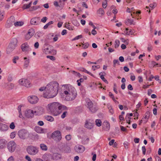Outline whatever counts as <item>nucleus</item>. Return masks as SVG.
Here are the masks:
<instances>
[{
	"label": "nucleus",
	"mask_w": 161,
	"mask_h": 161,
	"mask_svg": "<svg viewBox=\"0 0 161 161\" xmlns=\"http://www.w3.org/2000/svg\"><path fill=\"white\" fill-rule=\"evenodd\" d=\"M127 21H126L125 23H130V25H132L133 24V21L132 19H127Z\"/></svg>",
	"instance_id": "09e8293b"
},
{
	"label": "nucleus",
	"mask_w": 161,
	"mask_h": 161,
	"mask_svg": "<svg viewBox=\"0 0 161 161\" xmlns=\"http://www.w3.org/2000/svg\"><path fill=\"white\" fill-rule=\"evenodd\" d=\"M52 137L57 141H60L62 138L61 132L58 130L54 132L52 134Z\"/></svg>",
	"instance_id": "1a4fd4ad"
},
{
	"label": "nucleus",
	"mask_w": 161,
	"mask_h": 161,
	"mask_svg": "<svg viewBox=\"0 0 161 161\" xmlns=\"http://www.w3.org/2000/svg\"><path fill=\"white\" fill-rule=\"evenodd\" d=\"M30 7L28 4H24L22 7V8L23 9H25L29 8Z\"/></svg>",
	"instance_id": "37998d69"
},
{
	"label": "nucleus",
	"mask_w": 161,
	"mask_h": 161,
	"mask_svg": "<svg viewBox=\"0 0 161 161\" xmlns=\"http://www.w3.org/2000/svg\"><path fill=\"white\" fill-rule=\"evenodd\" d=\"M29 47V45L28 43H25L22 45L21 49L23 51H26L28 50Z\"/></svg>",
	"instance_id": "6ab92c4d"
},
{
	"label": "nucleus",
	"mask_w": 161,
	"mask_h": 161,
	"mask_svg": "<svg viewBox=\"0 0 161 161\" xmlns=\"http://www.w3.org/2000/svg\"><path fill=\"white\" fill-rule=\"evenodd\" d=\"M24 59L25 60L24 62V66L25 68H27L28 66L29 63V59L26 57L24 58Z\"/></svg>",
	"instance_id": "b1692460"
},
{
	"label": "nucleus",
	"mask_w": 161,
	"mask_h": 161,
	"mask_svg": "<svg viewBox=\"0 0 161 161\" xmlns=\"http://www.w3.org/2000/svg\"><path fill=\"white\" fill-rule=\"evenodd\" d=\"M128 29L126 28V30L124 31V33L127 35H132L134 32L131 30H130L129 31H128Z\"/></svg>",
	"instance_id": "c756f323"
},
{
	"label": "nucleus",
	"mask_w": 161,
	"mask_h": 161,
	"mask_svg": "<svg viewBox=\"0 0 161 161\" xmlns=\"http://www.w3.org/2000/svg\"><path fill=\"white\" fill-rule=\"evenodd\" d=\"M34 113L36 115H40L42 113V111L41 110L38 111V110L35 111L34 112L32 110L29 109L25 111V115L28 118H31L33 116Z\"/></svg>",
	"instance_id": "20e7f679"
},
{
	"label": "nucleus",
	"mask_w": 161,
	"mask_h": 161,
	"mask_svg": "<svg viewBox=\"0 0 161 161\" xmlns=\"http://www.w3.org/2000/svg\"><path fill=\"white\" fill-rule=\"evenodd\" d=\"M19 138L22 139H25L29 135L28 131L22 129L19 130L18 133Z\"/></svg>",
	"instance_id": "6e6552de"
},
{
	"label": "nucleus",
	"mask_w": 161,
	"mask_h": 161,
	"mask_svg": "<svg viewBox=\"0 0 161 161\" xmlns=\"http://www.w3.org/2000/svg\"><path fill=\"white\" fill-rule=\"evenodd\" d=\"M6 142L4 139L0 140V149H3L5 147Z\"/></svg>",
	"instance_id": "4be33fe9"
},
{
	"label": "nucleus",
	"mask_w": 161,
	"mask_h": 161,
	"mask_svg": "<svg viewBox=\"0 0 161 161\" xmlns=\"http://www.w3.org/2000/svg\"><path fill=\"white\" fill-rule=\"evenodd\" d=\"M152 48H153V47L151 45H148V46L147 47V50L149 51L150 52V51H151L152 50Z\"/></svg>",
	"instance_id": "0e129e2a"
},
{
	"label": "nucleus",
	"mask_w": 161,
	"mask_h": 161,
	"mask_svg": "<svg viewBox=\"0 0 161 161\" xmlns=\"http://www.w3.org/2000/svg\"><path fill=\"white\" fill-rule=\"evenodd\" d=\"M29 102L31 104H35L37 103L39 100L38 97L34 95L30 96L28 97Z\"/></svg>",
	"instance_id": "f8f14e48"
},
{
	"label": "nucleus",
	"mask_w": 161,
	"mask_h": 161,
	"mask_svg": "<svg viewBox=\"0 0 161 161\" xmlns=\"http://www.w3.org/2000/svg\"><path fill=\"white\" fill-rule=\"evenodd\" d=\"M41 148L43 150L46 151L47 149V147L46 145L44 144H41L40 145Z\"/></svg>",
	"instance_id": "2f4dec72"
},
{
	"label": "nucleus",
	"mask_w": 161,
	"mask_h": 161,
	"mask_svg": "<svg viewBox=\"0 0 161 161\" xmlns=\"http://www.w3.org/2000/svg\"><path fill=\"white\" fill-rule=\"evenodd\" d=\"M34 31L33 29H30L27 33L25 36V39L27 40H29L34 35Z\"/></svg>",
	"instance_id": "2eb2a0df"
},
{
	"label": "nucleus",
	"mask_w": 161,
	"mask_h": 161,
	"mask_svg": "<svg viewBox=\"0 0 161 161\" xmlns=\"http://www.w3.org/2000/svg\"><path fill=\"white\" fill-rule=\"evenodd\" d=\"M25 158L27 161H32L30 157L28 155H26L25 157Z\"/></svg>",
	"instance_id": "69168bd1"
},
{
	"label": "nucleus",
	"mask_w": 161,
	"mask_h": 161,
	"mask_svg": "<svg viewBox=\"0 0 161 161\" xmlns=\"http://www.w3.org/2000/svg\"><path fill=\"white\" fill-rule=\"evenodd\" d=\"M82 47L84 49L87 48L89 46V44L88 43H86L84 44L82 43Z\"/></svg>",
	"instance_id": "58836bf2"
},
{
	"label": "nucleus",
	"mask_w": 161,
	"mask_h": 161,
	"mask_svg": "<svg viewBox=\"0 0 161 161\" xmlns=\"http://www.w3.org/2000/svg\"><path fill=\"white\" fill-rule=\"evenodd\" d=\"M55 7L57 8L58 9H61L63 7L64 4H62V3H58L57 1H55L53 3Z\"/></svg>",
	"instance_id": "aec40b11"
},
{
	"label": "nucleus",
	"mask_w": 161,
	"mask_h": 161,
	"mask_svg": "<svg viewBox=\"0 0 161 161\" xmlns=\"http://www.w3.org/2000/svg\"><path fill=\"white\" fill-rule=\"evenodd\" d=\"M19 58V57L17 56L14 57L13 59V62L14 64H16V60H18Z\"/></svg>",
	"instance_id": "49530a36"
},
{
	"label": "nucleus",
	"mask_w": 161,
	"mask_h": 161,
	"mask_svg": "<svg viewBox=\"0 0 161 161\" xmlns=\"http://www.w3.org/2000/svg\"><path fill=\"white\" fill-rule=\"evenodd\" d=\"M89 109L92 113H95L97 110V108L95 105H93L91 107L89 108Z\"/></svg>",
	"instance_id": "393cba45"
},
{
	"label": "nucleus",
	"mask_w": 161,
	"mask_h": 161,
	"mask_svg": "<svg viewBox=\"0 0 161 161\" xmlns=\"http://www.w3.org/2000/svg\"><path fill=\"white\" fill-rule=\"evenodd\" d=\"M86 103H87V108H88L91 107L93 105V104L92 103L89 99H87L86 100Z\"/></svg>",
	"instance_id": "c85d7f7f"
},
{
	"label": "nucleus",
	"mask_w": 161,
	"mask_h": 161,
	"mask_svg": "<svg viewBox=\"0 0 161 161\" xmlns=\"http://www.w3.org/2000/svg\"><path fill=\"white\" fill-rule=\"evenodd\" d=\"M4 13L1 12L0 10V21H1L3 18Z\"/></svg>",
	"instance_id": "c03bdc74"
},
{
	"label": "nucleus",
	"mask_w": 161,
	"mask_h": 161,
	"mask_svg": "<svg viewBox=\"0 0 161 161\" xmlns=\"http://www.w3.org/2000/svg\"><path fill=\"white\" fill-rule=\"evenodd\" d=\"M129 144L127 142H125L124 143V145L125 149H127L128 148V146Z\"/></svg>",
	"instance_id": "6e6d98bb"
},
{
	"label": "nucleus",
	"mask_w": 161,
	"mask_h": 161,
	"mask_svg": "<svg viewBox=\"0 0 161 161\" xmlns=\"http://www.w3.org/2000/svg\"><path fill=\"white\" fill-rule=\"evenodd\" d=\"M13 80V77L11 75H9L8 78V80L9 81H11Z\"/></svg>",
	"instance_id": "052dcab7"
},
{
	"label": "nucleus",
	"mask_w": 161,
	"mask_h": 161,
	"mask_svg": "<svg viewBox=\"0 0 161 161\" xmlns=\"http://www.w3.org/2000/svg\"><path fill=\"white\" fill-rule=\"evenodd\" d=\"M107 3L106 1L105 2H103V3L102 6L103 8H105L107 7Z\"/></svg>",
	"instance_id": "e2e57ef3"
},
{
	"label": "nucleus",
	"mask_w": 161,
	"mask_h": 161,
	"mask_svg": "<svg viewBox=\"0 0 161 161\" xmlns=\"http://www.w3.org/2000/svg\"><path fill=\"white\" fill-rule=\"evenodd\" d=\"M38 124L39 125L42 126L44 125V123L42 121H39L38 123Z\"/></svg>",
	"instance_id": "338daca9"
},
{
	"label": "nucleus",
	"mask_w": 161,
	"mask_h": 161,
	"mask_svg": "<svg viewBox=\"0 0 161 161\" xmlns=\"http://www.w3.org/2000/svg\"><path fill=\"white\" fill-rule=\"evenodd\" d=\"M24 24V22L22 21H17L14 23V25L15 26H21Z\"/></svg>",
	"instance_id": "cd10ccee"
},
{
	"label": "nucleus",
	"mask_w": 161,
	"mask_h": 161,
	"mask_svg": "<svg viewBox=\"0 0 161 161\" xmlns=\"http://www.w3.org/2000/svg\"><path fill=\"white\" fill-rule=\"evenodd\" d=\"M65 96V99L67 101H71L74 100L76 97L77 93H64Z\"/></svg>",
	"instance_id": "0eeeda50"
},
{
	"label": "nucleus",
	"mask_w": 161,
	"mask_h": 161,
	"mask_svg": "<svg viewBox=\"0 0 161 161\" xmlns=\"http://www.w3.org/2000/svg\"><path fill=\"white\" fill-rule=\"evenodd\" d=\"M53 21H50L49 22L47 23L43 27V28L44 29H47L49 26L53 23Z\"/></svg>",
	"instance_id": "c9c22d12"
},
{
	"label": "nucleus",
	"mask_w": 161,
	"mask_h": 161,
	"mask_svg": "<svg viewBox=\"0 0 161 161\" xmlns=\"http://www.w3.org/2000/svg\"><path fill=\"white\" fill-rule=\"evenodd\" d=\"M35 48L36 49H37L39 47V43L38 42H36L34 44Z\"/></svg>",
	"instance_id": "13d9d810"
},
{
	"label": "nucleus",
	"mask_w": 161,
	"mask_h": 161,
	"mask_svg": "<svg viewBox=\"0 0 161 161\" xmlns=\"http://www.w3.org/2000/svg\"><path fill=\"white\" fill-rule=\"evenodd\" d=\"M18 40L16 38H13L11 40L7 49L6 52L7 54H9L12 52L17 46Z\"/></svg>",
	"instance_id": "7ed1b4c3"
},
{
	"label": "nucleus",
	"mask_w": 161,
	"mask_h": 161,
	"mask_svg": "<svg viewBox=\"0 0 161 161\" xmlns=\"http://www.w3.org/2000/svg\"><path fill=\"white\" fill-rule=\"evenodd\" d=\"M119 45V40H116L115 42V48H118Z\"/></svg>",
	"instance_id": "e433bc0d"
},
{
	"label": "nucleus",
	"mask_w": 161,
	"mask_h": 161,
	"mask_svg": "<svg viewBox=\"0 0 161 161\" xmlns=\"http://www.w3.org/2000/svg\"><path fill=\"white\" fill-rule=\"evenodd\" d=\"M26 150L28 154L32 155H36L38 152V149L36 147L33 146H28Z\"/></svg>",
	"instance_id": "423d86ee"
},
{
	"label": "nucleus",
	"mask_w": 161,
	"mask_h": 161,
	"mask_svg": "<svg viewBox=\"0 0 161 161\" xmlns=\"http://www.w3.org/2000/svg\"><path fill=\"white\" fill-rule=\"evenodd\" d=\"M96 124L98 127L102 125V122L100 119H97L96 120Z\"/></svg>",
	"instance_id": "72a5a7b5"
},
{
	"label": "nucleus",
	"mask_w": 161,
	"mask_h": 161,
	"mask_svg": "<svg viewBox=\"0 0 161 161\" xmlns=\"http://www.w3.org/2000/svg\"><path fill=\"white\" fill-rule=\"evenodd\" d=\"M65 27L69 30H73V27L70 26L69 23L68 24L66 23L65 24Z\"/></svg>",
	"instance_id": "f704fd0d"
},
{
	"label": "nucleus",
	"mask_w": 161,
	"mask_h": 161,
	"mask_svg": "<svg viewBox=\"0 0 161 161\" xmlns=\"http://www.w3.org/2000/svg\"><path fill=\"white\" fill-rule=\"evenodd\" d=\"M47 19V18L46 17H43L41 19V21L43 23H45Z\"/></svg>",
	"instance_id": "603ef678"
},
{
	"label": "nucleus",
	"mask_w": 161,
	"mask_h": 161,
	"mask_svg": "<svg viewBox=\"0 0 161 161\" xmlns=\"http://www.w3.org/2000/svg\"><path fill=\"white\" fill-rule=\"evenodd\" d=\"M150 112L148 111L147 112L145 115L142 118V119L144 120V123H145L147 122L150 116Z\"/></svg>",
	"instance_id": "412c9836"
},
{
	"label": "nucleus",
	"mask_w": 161,
	"mask_h": 161,
	"mask_svg": "<svg viewBox=\"0 0 161 161\" xmlns=\"http://www.w3.org/2000/svg\"><path fill=\"white\" fill-rule=\"evenodd\" d=\"M59 87V84L57 81L49 82L46 86V90L43 93V97L47 98L54 97L58 93Z\"/></svg>",
	"instance_id": "f257e3e1"
},
{
	"label": "nucleus",
	"mask_w": 161,
	"mask_h": 161,
	"mask_svg": "<svg viewBox=\"0 0 161 161\" xmlns=\"http://www.w3.org/2000/svg\"><path fill=\"white\" fill-rule=\"evenodd\" d=\"M120 40H121V41H122V42L125 43V44L126 45H127L129 43L128 41V39L125 40L123 38H121Z\"/></svg>",
	"instance_id": "4c0bfd02"
},
{
	"label": "nucleus",
	"mask_w": 161,
	"mask_h": 161,
	"mask_svg": "<svg viewBox=\"0 0 161 161\" xmlns=\"http://www.w3.org/2000/svg\"><path fill=\"white\" fill-rule=\"evenodd\" d=\"M16 135V132H12L10 135V137L11 139H13L15 137Z\"/></svg>",
	"instance_id": "79ce46f5"
},
{
	"label": "nucleus",
	"mask_w": 161,
	"mask_h": 161,
	"mask_svg": "<svg viewBox=\"0 0 161 161\" xmlns=\"http://www.w3.org/2000/svg\"><path fill=\"white\" fill-rule=\"evenodd\" d=\"M66 109V106L57 102L53 103L48 105V111L55 116H57L61 113L62 110Z\"/></svg>",
	"instance_id": "f03ea898"
},
{
	"label": "nucleus",
	"mask_w": 161,
	"mask_h": 161,
	"mask_svg": "<svg viewBox=\"0 0 161 161\" xmlns=\"http://www.w3.org/2000/svg\"><path fill=\"white\" fill-rule=\"evenodd\" d=\"M39 18L38 17L32 18L30 21V23L33 25H37L39 24Z\"/></svg>",
	"instance_id": "f3484780"
},
{
	"label": "nucleus",
	"mask_w": 161,
	"mask_h": 161,
	"mask_svg": "<svg viewBox=\"0 0 161 161\" xmlns=\"http://www.w3.org/2000/svg\"><path fill=\"white\" fill-rule=\"evenodd\" d=\"M108 108L109 109V112L112 114H113L114 113V110L113 108H112L111 106L109 105L108 107Z\"/></svg>",
	"instance_id": "ea45409f"
},
{
	"label": "nucleus",
	"mask_w": 161,
	"mask_h": 161,
	"mask_svg": "<svg viewBox=\"0 0 161 161\" xmlns=\"http://www.w3.org/2000/svg\"><path fill=\"white\" fill-rule=\"evenodd\" d=\"M16 144L13 141L9 142L7 144V148L9 151L10 152H14L16 148Z\"/></svg>",
	"instance_id": "9d476101"
},
{
	"label": "nucleus",
	"mask_w": 161,
	"mask_h": 161,
	"mask_svg": "<svg viewBox=\"0 0 161 161\" xmlns=\"http://www.w3.org/2000/svg\"><path fill=\"white\" fill-rule=\"evenodd\" d=\"M105 74V73L104 72H101L99 74V75H100V77L101 79L104 81L105 83H108V81L104 77V75Z\"/></svg>",
	"instance_id": "5701e85b"
},
{
	"label": "nucleus",
	"mask_w": 161,
	"mask_h": 161,
	"mask_svg": "<svg viewBox=\"0 0 161 161\" xmlns=\"http://www.w3.org/2000/svg\"><path fill=\"white\" fill-rule=\"evenodd\" d=\"M98 13L100 14H104V12L103 11V10L102 8H100L98 10Z\"/></svg>",
	"instance_id": "8fccbe9b"
},
{
	"label": "nucleus",
	"mask_w": 161,
	"mask_h": 161,
	"mask_svg": "<svg viewBox=\"0 0 161 161\" xmlns=\"http://www.w3.org/2000/svg\"><path fill=\"white\" fill-rule=\"evenodd\" d=\"M19 82L20 85L27 87L30 86V81L24 78L20 79Z\"/></svg>",
	"instance_id": "4468645a"
},
{
	"label": "nucleus",
	"mask_w": 161,
	"mask_h": 161,
	"mask_svg": "<svg viewBox=\"0 0 161 161\" xmlns=\"http://www.w3.org/2000/svg\"><path fill=\"white\" fill-rule=\"evenodd\" d=\"M113 63H114V67H115V64H118L119 65V62L118 60L114 59V60L113 61Z\"/></svg>",
	"instance_id": "de8ad7c7"
},
{
	"label": "nucleus",
	"mask_w": 161,
	"mask_h": 161,
	"mask_svg": "<svg viewBox=\"0 0 161 161\" xmlns=\"http://www.w3.org/2000/svg\"><path fill=\"white\" fill-rule=\"evenodd\" d=\"M94 126L93 122L91 119H88L86 120L84 127L86 128L91 130L93 128Z\"/></svg>",
	"instance_id": "9b49d317"
},
{
	"label": "nucleus",
	"mask_w": 161,
	"mask_h": 161,
	"mask_svg": "<svg viewBox=\"0 0 161 161\" xmlns=\"http://www.w3.org/2000/svg\"><path fill=\"white\" fill-rule=\"evenodd\" d=\"M64 150L66 153H69L71 152V149L70 147L68 146H64Z\"/></svg>",
	"instance_id": "7c9ffc66"
},
{
	"label": "nucleus",
	"mask_w": 161,
	"mask_h": 161,
	"mask_svg": "<svg viewBox=\"0 0 161 161\" xmlns=\"http://www.w3.org/2000/svg\"><path fill=\"white\" fill-rule=\"evenodd\" d=\"M9 127L11 129H14L15 125L14 122H12L9 125Z\"/></svg>",
	"instance_id": "a19ab883"
},
{
	"label": "nucleus",
	"mask_w": 161,
	"mask_h": 161,
	"mask_svg": "<svg viewBox=\"0 0 161 161\" xmlns=\"http://www.w3.org/2000/svg\"><path fill=\"white\" fill-rule=\"evenodd\" d=\"M65 138L67 140L69 141L71 139V136L69 135H67L65 136Z\"/></svg>",
	"instance_id": "5fc2aeb1"
},
{
	"label": "nucleus",
	"mask_w": 161,
	"mask_h": 161,
	"mask_svg": "<svg viewBox=\"0 0 161 161\" xmlns=\"http://www.w3.org/2000/svg\"><path fill=\"white\" fill-rule=\"evenodd\" d=\"M74 150L78 153H82L84 151L85 147L82 145H77L75 147Z\"/></svg>",
	"instance_id": "ddd939ff"
},
{
	"label": "nucleus",
	"mask_w": 161,
	"mask_h": 161,
	"mask_svg": "<svg viewBox=\"0 0 161 161\" xmlns=\"http://www.w3.org/2000/svg\"><path fill=\"white\" fill-rule=\"evenodd\" d=\"M67 113V111H64V112L63 113V114H62V115H61V118L63 119L66 116V114Z\"/></svg>",
	"instance_id": "680f3d73"
},
{
	"label": "nucleus",
	"mask_w": 161,
	"mask_h": 161,
	"mask_svg": "<svg viewBox=\"0 0 161 161\" xmlns=\"http://www.w3.org/2000/svg\"><path fill=\"white\" fill-rule=\"evenodd\" d=\"M14 158L13 156H11L8 159V161H14Z\"/></svg>",
	"instance_id": "774afa93"
},
{
	"label": "nucleus",
	"mask_w": 161,
	"mask_h": 161,
	"mask_svg": "<svg viewBox=\"0 0 161 161\" xmlns=\"http://www.w3.org/2000/svg\"><path fill=\"white\" fill-rule=\"evenodd\" d=\"M152 64L153 65H154L153 66H155L156 65H159L160 66H161V65L158 63H156V62L154 61H152Z\"/></svg>",
	"instance_id": "4d7b16f0"
},
{
	"label": "nucleus",
	"mask_w": 161,
	"mask_h": 161,
	"mask_svg": "<svg viewBox=\"0 0 161 161\" xmlns=\"http://www.w3.org/2000/svg\"><path fill=\"white\" fill-rule=\"evenodd\" d=\"M35 130L37 133H42L43 131L42 129V128L39 126H36L35 128Z\"/></svg>",
	"instance_id": "bb28decb"
},
{
	"label": "nucleus",
	"mask_w": 161,
	"mask_h": 161,
	"mask_svg": "<svg viewBox=\"0 0 161 161\" xmlns=\"http://www.w3.org/2000/svg\"><path fill=\"white\" fill-rule=\"evenodd\" d=\"M8 129V126L5 124L0 123V130L2 131H6Z\"/></svg>",
	"instance_id": "dca6fc26"
},
{
	"label": "nucleus",
	"mask_w": 161,
	"mask_h": 161,
	"mask_svg": "<svg viewBox=\"0 0 161 161\" xmlns=\"http://www.w3.org/2000/svg\"><path fill=\"white\" fill-rule=\"evenodd\" d=\"M103 128L104 130H108L110 128L109 123L107 121H105L103 124Z\"/></svg>",
	"instance_id": "a211bd4d"
},
{
	"label": "nucleus",
	"mask_w": 161,
	"mask_h": 161,
	"mask_svg": "<svg viewBox=\"0 0 161 161\" xmlns=\"http://www.w3.org/2000/svg\"><path fill=\"white\" fill-rule=\"evenodd\" d=\"M47 58L50 59L51 60H54L55 57L52 56H47Z\"/></svg>",
	"instance_id": "bf43d9fd"
},
{
	"label": "nucleus",
	"mask_w": 161,
	"mask_h": 161,
	"mask_svg": "<svg viewBox=\"0 0 161 161\" xmlns=\"http://www.w3.org/2000/svg\"><path fill=\"white\" fill-rule=\"evenodd\" d=\"M40 7L39 6H33L30 8L29 11H33L36 10L39 8H40Z\"/></svg>",
	"instance_id": "473e14b6"
},
{
	"label": "nucleus",
	"mask_w": 161,
	"mask_h": 161,
	"mask_svg": "<svg viewBox=\"0 0 161 161\" xmlns=\"http://www.w3.org/2000/svg\"><path fill=\"white\" fill-rule=\"evenodd\" d=\"M45 118L47 121L53 122L54 121V118L52 116L47 115L45 116Z\"/></svg>",
	"instance_id": "a878e982"
},
{
	"label": "nucleus",
	"mask_w": 161,
	"mask_h": 161,
	"mask_svg": "<svg viewBox=\"0 0 161 161\" xmlns=\"http://www.w3.org/2000/svg\"><path fill=\"white\" fill-rule=\"evenodd\" d=\"M82 35H79V36H76L75 38H74L72 40L73 41H74V40H78V39H79L82 38Z\"/></svg>",
	"instance_id": "a18cd8bd"
},
{
	"label": "nucleus",
	"mask_w": 161,
	"mask_h": 161,
	"mask_svg": "<svg viewBox=\"0 0 161 161\" xmlns=\"http://www.w3.org/2000/svg\"><path fill=\"white\" fill-rule=\"evenodd\" d=\"M146 150L145 147V146H142V150L144 155H145L146 153Z\"/></svg>",
	"instance_id": "864d4df0"
},
{
	"label": "nucleus",
	"mask_w": 161,
	"mask_h": 161,
	"mask_svg": "<svg viewBox=\"0 0 161 161\" xmlns=\"http://www.w3.org/2000/svg\"><path fill=\"white\" fill-rule=\"evenodd\" d=\"M62 86L64 87V93H77L74 87L69 84L64 85Z\"/></svg>",
	"instance_id": "39448f33"
},
{
	"label": "nucleus",
	"mask_w": 161,
	"mask_h": 161,
	"mask_svg": "<svg viewBox=\"0 0 161 161\" xmlns=\"http://www.w3.org/2000/svg\"><path fill=\"white\" fill-rule=\"evenodd\" d=\"M100 68V66L99 65H93L92 66V69L93 70H95L96 69V68L98 69Z\"/></svg>",
	"instance_id": "3c124183"
}]
</instances>
